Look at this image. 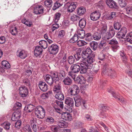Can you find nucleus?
Returning a JSON list of instances; mask_svg holds the SVG:
<instances>
[{"label": "nucleus", "mask_w": 132, "mask_h": 132, "mask_svg": "<svg viewBox=\"0 0 132 132\" xmlns=\"http://www.w3.org/2000/svg\"><path fill=\"white\" fill-rule=\"evenodd\" d=\"M93 60H88L86 62H80L79 63L81 67V69L80 72L81 73H84L86 72L87 69H91L93 66Z\"/></svg>", "instance_id": "1"}, {"label": "nucleus", "mask_w": 132, "mask_h": 132, "mask_svg": "<svg viewBox=\"0 0 132 132\" xmlns=\"http://www.w3.org/2000/svg\"><path fill=\"white\" fill-rule=\"evenodd\" d=\"M35 114L37 118L39 119L43 118L45 114V110L41 106H38L35 109Z\"/></svg>", "instance_id": "2"}, {"label": "nucleus", "mask_w": 132, "mask_h": 132, "mask_svg": "<svg viewBox=\"0 0 132 132\" xmlns=\"http://www.w3.org/2000/svg\"><path fill=\"white\" fill-rule=\"evenodd\" d=\"M71 95L73 96L74 99H80V96L77 95L79 92L78 87L76 85H73L69 89Z\"/></svg>", "instance_id": "3"}, {"label": "nucleus", "mask_w": 132, "mask_h": 132, "mask_svg": "<svg viewBox=\"0 0 132 132\" xmlns=\"http://www.w3.org/2000/svg\"><path fill=\"white\" fill-rule=\"evenodd\" d=\"M59 50V46L55 44H52L48 47V51L51 54L55 55L58 53Z\"/></svg>", "instance_id": "4"}, {"label": "nucleus", "mask_w": 132, "mask_h": 132, "mask_svg": "<svg viewBox=\"0 0 132 132\" xmlns=\"http://www.w3.org/2000/svg\"><path fill=\"white\" fill-rule=\"evenodd\" d=\"M82 58L83 59V60H80V62H86L88 60H93V63L94 61V59L91 56L87 54L84 51H83L82 53Z\"/></svg>", "instance_id": "5"}, {"label": "nucleus", "mask_w": 132, "mask_h": 132, "mask_svg": "<svg viewBox=\"0 0 132 132\" xmlns=\"http://www.w3.org/2000/svg\"><path fill=\"white\" fill-rule=\"evenodd\" d=\"M19 93L20 96L23 97L27 95L28 91V89L25 86H21L19 88Z\"/></svg>", "instance_id": "6"}, {"label": "nucleus", "mask_w": 132, "mask_h": 132, "mask_svg": "<svg viewBox=\"0 0 132 132\" xmlns=\"http://www.w3.org/2000/svg\"><path fill=\"white\" fill-rule=\"evenodd\" d=\"M101 16V14L98 11H95L91 13L90 15L91 19L93 21H96L99 19Z\"/></svg>", "instance_id": "7"}, {"label": "nucleus", "mask_w": 132, "mask_h": 132, "mask_svg": "<svg viewBox=\"0 0 132 132\" xmlns=\"http://www.w3.org/2000/svg\"><path fill=\"white\" fill-rule=\"evenodd\" d=\"M43 6L39 5H36L34 7V12L36 14H39L43 13Z\"/></svg>", "instance_id": "8"}, {"label": "nucleus", "mask_w": 132, "mask_h": 132, "mask_svg": "<svg viewBox=\"0 0 132 132\" xmlns=\"http://www.w3.org/2000/svg\"><path fill=\"white\" fill-rule=\"evenodd\" d=\"M119 54L123 62L125 63V65L127 66L128 65L130 66L131 65L130 63L127 62V57L124 51L123 50L120 51L119 52Z\"/></svg>", "instance_id": "9"}, {"label": "nucleus", "mask_w": 132, "mask_h": 132, "mask_svg": "<svg viewBox=\"0 0 132 132\" xmlns=\"http://www.w3.org/2000/svg\"><path fill=\"white\" fill-rule=\"evenodd\" d=\"M38 86L40 89L43 92H46L48 89L47 85L42 81L39 82Z\"/></svg>", "instance_id": "10"}, {"label": "nucleus", "mask_w": 132, "mask_h": 132, "mask_svg": "<svg viewBox=\"0 0 132 132\" xmlns=\"http://www.w3.org/2000/svg\"><path fill=\"white\" fill-rule=\"evenodd\" d=\"M106 3L107 5L110 8L115 9L117 7V3L113 0H106Z\"/></svg>", "instance_id": "11"}, {"label": "nucleus", "mask_w": 132, "mask_h": 132, "mask_svg": "<svg viewBox=\"0 0 132 132\" xmlns=\"http://www.w3.org/2000/svg\"><path fill=\"white\" fill-rule=\"evenodd\" d=\"M21 113L19 111L15 112L12 115L11 120L14 121L17 120L21 117Z\"/></svg>", "instance_id": "12"}, {"label": "nucleus", "mask_w": 132, "mask_h": 132, "mask_svg": "<svg viewBox=\"0 0 132 132\" xmlns=\"http://www.w3.org/2000/svg\"><path fill=\"white\" fill-rule=\"evenodd\" d=\"M62 119L66 121H69L72 120V116L70 113L68 112H64L62 115Z\"/></svg>", "instance_id": "13"}, {"label": "nucleus", "mask_w": 132, "mask_h": 132, "mask_svg": "<svg viewBox=\"0 0 132 132\" xmlns=\"http://www.w3.org/2000/svg\"><path fill=\"white\" fill-rule=\"evenodd\" d=\"M42 52L43 49L42 48L39 46H37L34 50V54L35 56L37 57L40 55Z\"/></svg>", "instance_id": "14"}, {"label": "nucleus", "mask_w": 132, "mask_h": 132, "mask_svg": "<svg viewBox=\"0 0 132 132\" xmlns=\"http://www.w3.org/2000/svg\"><path fill=\"white\" fill-rule=\"evenodd\" d=\"M66 57V54H65L63 58L60 61V64L61 66L64 67L65 69L67 70L69 68V66L67 65Z\"/></svg>", "instance_id": "15"}, {"label": "nucleus", "mask_w": 132, "mask_h": 132, "mask_svg": "<svg viewBox=\"0 0 132 132\" xmlns=\"http://www.w3.org/2000/svg\"><path fill=\"white\" fill-rule=\"evenodd\" d=\"M105 71L104 70V71H103L102 72H103L104 73H106V71L108 73L109 75L110 76H112L113 77H115L116 76V73L114 71V70H112L111 68H109L108 69L107 68H105Z\"/></svg>", "instance_id": "16"}, {"label": "nucleus", "mask_w": 132, "mask_h": 132, "mask_svg": "<svg viewBox=\"0 0 132 132\" xmlns=\"http://www.w3.org/2000/svg\"><path fill=\"white\" fill-rule=\"evenodd\" d=\"M115 32L114 30L112 27L110 28L109 32L108 34V36H106L105 38L106 40H109L110 38L112 37L114 35Z\"/></svg>", "instance_id": "17"}, {"label": "nucleus", "mask_w": 132, "mask_h": 132, "mask_svg": "<svg viewBox=\"0 0 132 132\" xmlns=\"http://www.w3.org/2000/svg\"><path fill=\"white\" fill-rule=\"evenodd\" d=\"M127 32V29L125 27L121 28L120 31L117 33V35L119 36V37L123 38Z\"/></svg>", "instance_id": "18"}, {"label": "nucleus", "mask_w": 132, "mask_h": 132, "mask_svg": "<svg viewBox=\"0 0 132 132\" xmlns=\"http://www.w3.org/2000/svg\"><path fill=\"white\" fill-rule=\"evenodd\" d=\"M44 79L46 82L50 85L52 84L54 81L51 76L49 75H46Z\"/></svg>", "instance_id": "19"}, {"label": "nucleus", "mask_w": 132, "mask_h": 132, "mask_svg": "<svg viewBox=\"0 0 132 132\" xmlns=\"http://www.w3.org/2000/svg\"><path fill=\"white\" fill-rule=\"evenodd\" d=\"M85 32L82 29H80L77 30V34L78 37L81 39H83L85 36Z\"/></svg>", "instance_id": "20"}, {"label": "nucleus", "mask_w": 132, "mask_h": 132, "mask_svg": "<svg viewBox=\"0 0 132 132\" xmlns=\"http://www.w3.org/2000/svg\"><path fill=\"white\" fill-rule=\"evenodd\" d=\"M71 70L74 72H78L80 69V67L79 65L74 64L72 65L71 67Z\"/></svg>", "instance_id": "21"}, {"label": "nucleus", "mask_w": 132, "mask_h": 132, "mask_svg": "<svg viewBox=\"0 0 132 132\" xmlns=\"http://www.w3.org/2000/svg\"><path fill=\"white\" fill-rule=\"evenodd\" d=\"M51 76L55 82L59 80V74L57 72H51Z\"/></svg>", "instance_id": "22"}, {"label": "nucleus", "mask_w": 132, "mask_h": 132, "mask_svg": "<svg viewBox=\"0 0 132 132\" xmlns=\"http://www.w3.org/2000/svg\"><path fill=\"white\" fill-rule=\"evenodd\" d=\"M35 108V106L32 104H30L26 106L24 110L27 112H30L32 111Z\"/></svg>", "instance_id": "23"}, {"label": "nucleus", "mask_w": 132, "mask_h": 132, "mask_svg": "<svg viewBox=\"0 0 132 132\" xmlns=\"http://www.w3.org/2000/svg\"><path fill=\"white\" fill-rule=\"evenodd\" d=\"M57 124L60 128H65L68 126V123L64 120H61L57 122Z\"/></svg>", "instance_id": "24"}, {"label": "nucleus", "mask_w": 132, "mask_h": 132, "mask_svg": "<svg viewBox=\"0 0 132 132\" xmlns=\"http://www.w3.org/2000/svg\"><path fill=\"white\" fill-rule=\"evenodd\" d=\"M77 13L80 16L83 15L86 12L85 9L83 7L78 8L77 10Z\"/></svg>", "instance_id": "25"}, {"label": "nucleus", "mask_w": 132, "mask_h": 132, "mask_svg": "<svg viewBox=\"0 0 132 132\" xmlns=\"http://www.w3.org/2000/svg\"><path fill=\"white\" fill-rule=\"evenodd\" d=\"M76 81L79 84H85L86 81L84 78L82 77H77Z\"/></svg>", "instance_id": "26"}, {"label": "nucleus", "mask_w": 132, "mask_h": 132, "mask_svg": "<svg viewBox=\"0 0 132 132\" xmlns=\"http://www.w3.org/2000/svg\"><path fill=\"white\" fill-rule=\"evenodd\" d=\"M76 7L74 3L72 2L69 6L68 8V11L69 12H72L73 11Z\"/></svg>", "instance_id": "27"}, {"label": "nucleus", "mask_w": 132, "mask_h": 132, "mask_svg": "<svg viewBox=\"0 0 132 132\" xmlns=\"http://www.w3.org/2000/svg\"><path fill=\"white\" fill-rule=\"evenodd\" d=\"M61 84L60 82H59L57 85L54 86L53 89V91L55 94L60 92H61Z\"/></svg>", "instance_id": "28"}, {"label": "nucleus", "mask_w": 132, "mask_h": 132, "mask_svg": "<svg viewBox=\"0 0 132 132\" xmlns=\"http://www.w3.org/2000/svg\"><path fill=\"white\" fill-rule=\"evenodd\" d=\"M39 44L44 49L46 48L47 47V43L44 40H42L39 42Z\"/></svg>", "instance_id": "29"}, {"label": "nucleus", "mask_w": 132, "mask_h": 132, "mask_svg": "<svg viewBox=\"0 0 132 132\" xmlns=\"http://www.w3.org/2000/svg\"><path fill=\"white\" fill-rule=\"evenodd\" d=\"M22 23L24 24L27 26L29 27L31 26L32 24L31 21H29L25 18H24L22 20Z\"/></svg>", "instance_id": "30"}, {"label": "nucleus", "mask_w": 132, "mask_h": 132, "mask_svg": "<svg viewBox=\"0 0 132 132\" xmlns=\"http://www.w3.org/2000/svg\"><path fill=\"white\" fill-rule=\"evenodd\" d=\"M83 124L81 122L77 121L74 124V128L76 129H79L83 127Z\"/></svg>", "instance_id": "31"}, {"label": "nucleus", "mask_w": 132, "mask_h": 132, "mask_svg": "<svg viewBox=\"0 0 132 132\" xmlns=\"http://www.w3.org/2000/svg\"><path fill=\"white\" fill-rule=\"evenodd\" d=\"M19 56L21 59H25L27 57V52L24 50H22L19 52Z\"/></svg>", "instance_id": "32"}, {"label": "nucleus", "mask_w": 132, "mask_h": 132, "mask_svg": "<svg viewBox=\"0 0 132 132\" xmlns=\"http://www.w3.org/2000/svg\"><path fill=\"white\" fill-rule=\"evenodd\" d=\"M2 64L3 67L5 69H9L10 68V65L7 61L4 60L2 62Z\"/></svg>", "instance_id": "33"}, {"label": "nucleus", "mask_w": 132, "mask_h": 132, "mask_svg": "<svg viewBox=\"0 0 132 132\" xmlns=\"http://www.w3.org/2000/svg\"><path fill=\"white\" fill-rule=\"evenodd\" d=\"M108 91L109 93H110L112 94L113 97H114L115 98H118V99H120V98H120L119 96L117 95L114 93V90L112 88H111L110 89H108Z\"/></svg>", "instance_id": "34"}, {"label": "nucleus", "mask_w": 132, "mask_h": 132, "mask_svg": "<svg viewBox=\"0 0 132 132\" xmlns=\"http://www.w3.org/2000/svg\"><path fill=\"white\" fill-rule=\"evenodd\" d=\"M63 82L65 85H69L71 84L72 81L70 78L67 77L64 79Z\"/></svg>", "instance_id": "35"}, {"label": "nucleus", "mask_w": 132, "mask_h": 132, "mask_svg": "<svg viewBox=\"0 0 132 132\" xmlns=\"http://www.w3.org/2000/svg\"><path fill=\"white\" fill-rule=\"evenodd\" d=\"M116 16V13L115 12H111L109 14L107 15L106 19H111L115 18Z\"/></svg>", "instance_id": "36"}, {"label": "nucleus", "mask_w": 132, "mask_h": 132, "mask_svg": "<svg viewBox=\"0 0 132 132\" xmlns=\"http://www.w3.org/2000/svg\"><path fill=\"white\" fill-rule=\"evenodd\" d=\"M55 94V97L56 99H64V95L61 92H60Z\"/></svg>", "instance_id": "37"}, {"label": "nucleus", "mask_w": 132, "mask_h": 132, "mask_svg": "<svg viewBox=\"0 0 132 132\" xmlns=\"http://www.w3.org/2000/svg\"><path fill=\"white\" fill-rule=\"evenodd\" d=\"M127 41L132 44V32L127 34L126 36Z\"/></svg>", "instance_id": "38"}, {"label": "nucleus", "mask_w": 132, "mask_h": 132, "mask_svg": "<svg viewBox=\"0 0 132 132\" xmlns=\"http://www.w3.org/2000/svg\"><path fill=\"white\" fill-rule=\"evenodd\" d=\"M107 29V26L106 24H104L102 25L100 30V32L101 34L105 33Z\"/></svg>", "instance_id": "39"}, {"label": "nucleus", "mask_w": 132, "mask_h": 132, "mask_svg": "<svg viewBox=\"0 0 132 132\" xmlns=\"http://www.w3.org/2000/svg\"><path fill=\"white\" fill-rule=\"evenodd\" d=\"M79 17L76 15L73 14L70 16V19L73 21L79 20Z\"/></svg>", "instance_id": "40"}, {"label": "nucleus", "mask_w": 132, "mask_h": 132, "mask_svg": "<svg viewBox=\"0 0 132 132\" xmlns=\"http://www.w3.org/2000/svg\"><path fill=\"white\" fill-rule=\"evenodd\" d=\"M10 125V123L6 122L2 124V125L5 130H9Z\"/></svg>", "instance_id": "41"}, {"label": "nucleus", "mask_w": 132, "mask_h": 132, "mask_svg": "<svg viewBox=\"0 0 132 132\" xmlns=\"http://www.w3.org/2000/svg\"><path fill=\"white\" fill-rule=\"evenodd\" d=\"M90 44V45L93 49L94 50H95L97 46V43L95 42L92 41Z\"/></svg>", "instance_id": "42"}, {"label": "nucleus", "mask_w": 132, "mask_h": 132, "mask_svg": "<svg viewBox=\"0 0 132 132\" xmlns=\"http://www.w3.org/2000/svg\"><path fill=\"white\" fill-rule=\"evenodd\" d=\"M65 103L71 107L73 106L74 105L73 100H65Z\"/></svg>", "instance_id": "43"}, {"label": "nucleus", "mask_w": 132, "mask_h": 132, "mask_svg": "<svg viewBox=\"0 0 132 132\" xmlns=\"http://www.w3.org/2000/svg\"><path fill=\"white\" fill-rule=\"evenodd\" d=\"M86 24V21L84 19H81L80 20L79 22V25L81 28L84 27Z\"/></svg>", "instance_id": "44"}, {"label": "nucleus", "mask_w": 132, "mask_h": 132, "mask_svg": "<svg viewBox=\"0 0 132 132\" xmlns=\"http://www.w3.org/2000/svg\"><path fill=\"white\" fill-rule=\"evenodd\" d=\"M93 37L94 39L96 40H98L101 38L100 35L97 32L95 33L93 36Z\"/></svg>", "instance_id": "45"}, {"label": "nucleus", "mask_w": 132, "mask_h": 132, "mask_svg": "<svg viewBox=\"0 0 132 132\" xmlns=\"http://www.w3.org/2000/svg\"><path fill=\"white\" fill-rule=\"evenodd\" d=\"M76 72H74L72 71H69L68 72V75L70 77L72 78L75 81V78L76 75L75 74Z\"/></svg>", "instance_id": "46"}, {"label": "nucleus", "mask_w": 132, "mask_h": 132, "mask_svg": "<svg viewBox=\"0 0 132 132\" xmlns=\"http://www.w3.org/2000/svg\"><path fill=\"white\" fill-rule=\"evenodd\" d=\"M79 37L76 34H75L73 37L71 38L69 40V42L72 43H74L77 41Z\"/></svg>", "instance_id": "47"}, {"label": "nucleus", "mask_w": 132, "mask_h": 132, "mask_svg": "<svg viewBox=\"0 0 132 132\" xmlns=\"http://www.w3.org/2000/svg\"><path fill=\"white\" fill-rule=\"evenodd\" d=\"M121 26L120 23L118 22L115 21L114 22V27L117 30H119L121 28Z\"/></svg>", "instance_id": "48"}, {"label": "nucleus", "mask_w": 132, "mask_h": 132, "mask_svg": "<svg viewBox=\"0 0 132 132\" xmlns=\"http://www.w3.org/2000/svg\"><path fill=\"white\" fill-rule=\"evenodd\" d=\"M46 121L49 124H52L54 121V119L51 117H48L46 119Z\"/></svg>", "instance_id": "49"}, {"label": "nucleus", "mask_w": 132, "mask_h": 132, "mask_svg": "<svg viewBox=\"0 0 132 132\" xmlns=\"http://www.w3.org/2000/svg\"><path fill=\"white\" fill-rule=\"evenodd\" d=\"M61 15V14L59 12H57L55 14V22H57Z\"/></svg>", "instance_id": "50"}, {"label": "nucleus", "mask_w": 132, "mask_h": 132, "mask_svg": "<svg viewBox=\"0 0 132 132\" xmlns=\"http://www.w3.org/2000/svg\"><path fill=\"white\" fill-rule=\"evenodd\" d=\"M52 3V0H46L44 2V4L46 6L50 7Z\"/></svg>", "instance_id": "51"}, {"label": "nucleus", "mask_w": 132, "mask_h": 132, "mask_svg": "<svg viewBox=\"0 0 132 132\" xmlns=\"http://www.w3.org/2000/svg\"><path fill=\"white\" fill-rule=\"evenodd\" d=\"M23 129L25 132H32L31 129L29 125L24 126Z\"/></svg>", "instance_id": "52"}, {"label": "nucleus", "mask_w": 132, "mask_h": 132, "mask_svg": "<svg viewBox=\"0 0 132 132\" xmlns=\"http://www.w3.org/2000/svg\"><path fill=\"white\" fill-rule=\"evenodd\" d=\"M10 30V32L12 35H15L17 34L18 31L16 27H15L11 28Z\"/></svg>", "instance_id": "53"}, {"label": "nucleus", "mask_w": 132, "mask_h": 132, "mask_svg": "<svg viewBox=\"0 0 132 132\" xmlns=\"http://www.w3.org/2000/svg\"><path fill=\"white\" fill-rule=\"evenodd\" d=\"M100 107L101 108V110L103 112L108 110L109 108V107L103 104H101L100 106Z\"/></svg>", "instance_id": "54"}, {"label": "nucleus", "mask_w": 132, "mask_h": 132, "mask_svg": "<svg viewBox=\"0 0 132 132\" xmlns=\"http://www.w3.org/2000/svg\"><path fill=\"white\" fill-rule=\"evenodd\" d=\"M87 43L84 41L79 40L77 42V45L79 47L83 46L86 44Z\"/></svg>", "instance_id": "55"}, {"label": "nucleus", "mask_w": 132, "mask_h": 132, "mask_svg": "<svg viewBox=\"0 0 132 132\" xmlns=\"http://www.w3.org/2000/svg\"><path fill=\"white\" fill-rule=\"evenodd\" d=\"M44 37L47 40L49 44L52 43H53V41L51 39V37H49L48 34H45Z\"/></svg>", "instance_id": "56"}, {"label": "nucleus", "mask_w": 132, "mask_h": 132, "mask_svg": "<svg viewBox=\"0 0 132 132\" xmlns=\"http://www.w3.org/2000/svg\"><path fill=\"white\" fill-rule=\"evenodd\" d=\"M68 61L70 64L73 63L75 61L74 57L72 56H69L68 58Z\"/></svg>", "instance_id": "57"}, {"label": "nucleus", "mask_w": 132, "mask_h": 132, "mask_svg": "<svg viewBox=\"0 0 132 132\" xmlns=\"http://www.w3.org/2000/svg\"><path fill=\"white\" fill-rule=\"evenodd\" d=\"M65 32L64 30H62L60 31L59 32L58 36L60 38L63 37L65 35Z\"/></svg>", "instance_id": "58"}, {"label": "nucleus", "mask_w": 132, "mask_h": 132, "mask_svg": "<svg viewBox=\"0 0 132 132\" xmlns=\"http://www.w3.org/2000/svg\"><path fill=\"white\" fill-rule=\"evenodd\" d=\"M106 44L104 40H102L99 45V47L100 48H104L106 45Z\"/></svg>", "instance_id": "59"}, {"label": "nucleus", "mask_w": 132, "mask_h": 132, "mask_svg": "<svg viewBox=\"0 0 132 132\" xmlns=\"http://www.w3.org/2000/svg\"><path fill=\"white\" fill-rule=\"evenodd\" d=\"M65 76V74L64 71L62 70L60 71V72L59 73V77L61 79L64 78Z\"/></svg>", "instance_id": "60"}, {"label": "nucleus", "mask_w": 132, "mask_h": 132, "mask_svg": "<svg viewBox=\"0 0 132 132\" xmlns=\"http://www.w3.org/2000/svg\"><path fill=\"white\" fill-rule=\"evenodd\" d=\"M118 44V42L115 39H113L109 42V44L110 45L114 44V45Z\"/></svg>", "instance_id": "61"}, {"label": "nucleus", "mask_w": 132, "mask_h": 132, "mask_svg": "<svg viewBox=\"0 0 132 132\" xmlns=\"http://www.w3.org/2000/svg\"><path fill=\"white\" fill-rule=\"evenodd\" d=\"M61 5L60 3L56 2L54 4V6L53 7L52 9L53 10H55L59 8Z\"/></svg>", "instance_id": "62"}, {"label": "nucleus", "mask_w": 132, "mask_h": 132, "mask_svg": "<svg viewBox=\"0 0 132 132\" xmlns=\"http://www.w3.org/2000/svg\"><path fill=\"white\" fill-rule=\"evenodd\" d=\"M51 129L52 131L54 132H57L59 127L57 126L52 125L51 127Z\"/></svg>", "instance_id": "63"}, {"label": "nucleus", "mask_w": 132, "mask_h": 132, "mask_svg": "<svg viewBox=\"0 0 132 132\" xmlns=\"http://www.w3.org/2000/svg\"><path fill=\"white\" fill-rule=\"evenodd\" d=\"M126 11L127 14L132 15V7H127L126 9Z\"/></svg>", "instance_id": "64"}]
</instances>
